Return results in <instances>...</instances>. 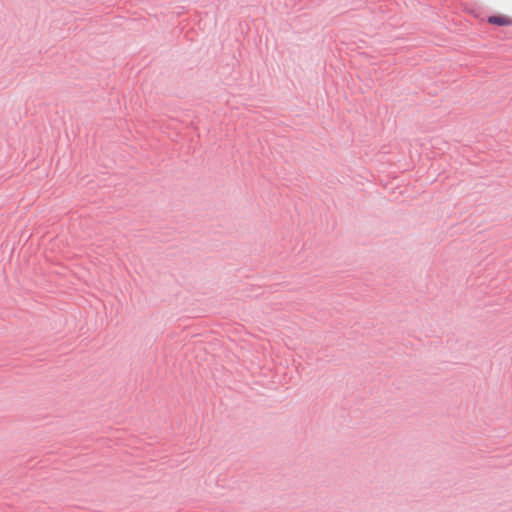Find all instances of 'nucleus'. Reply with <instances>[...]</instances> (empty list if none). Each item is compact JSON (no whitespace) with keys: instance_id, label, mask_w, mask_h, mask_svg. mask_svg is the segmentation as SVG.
Returning <instances> with one entry per match:
<instances>
[{"instance_id":"f257e3e1","label":"nucleus","mask_w":512,"mask_h":512,"mask_svg":"<svg viewBox=\"0 0 512 512\" xmlns=\"http://www.w3.org/2000/svg\"><path fill=\"white\" fill-rule=\"evenodd\" d=\"M488 23L498 26H506L511 24V20L505 16L492 15L488 17Z\"/></svg>"}]
</instances>
